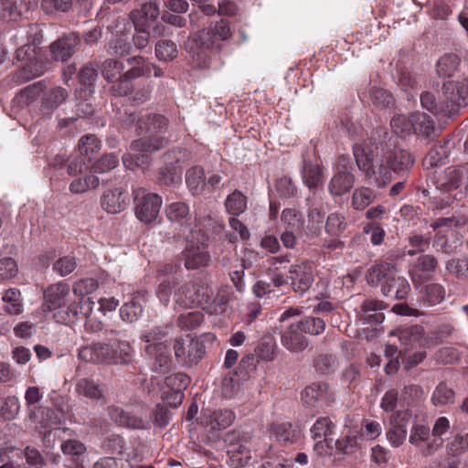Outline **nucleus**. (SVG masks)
<instances>
[{"label":"nucleus","instance_id":"nucleus-1","mask_svg":"<svg viewBox=\"0 0 468 468\" xmlns=\"http://www.w3.org/2000/svg\"><path fill=\"white\" fill-rule=\"evenodd\" d=\"M354 155L357 167L365 174L370 184L383 187L391 181V172L382 144L355 146Z\"/></svg>","mask_w":468,"mask_h":468},{"label":"nucleus","instance_id":"nucleus-2","mask_svg":"<svg viewBox=\"0 0 468 468\" xmlns=\"http://www.w3.org/2000/svg\"><path fill=\"white\" fill-rule=\"evenodd\" d=\"M366 280L369 285H379L381 292L390 299H405L410 292V285L407 279L399 274L394 264L389 262L382 261L369 267Z\"/></svg>","mask_w":468,"mask_h":468},{"label":"nucleus","instance_id":"nucleus-3","mask_svg":"<svg viewBox=\"0 0 468 468\" xmlns=\"http://www.w3.org/2000/svg\"><path fill=\"white\" fill-rule=\"evenodd\" d=\"M133 353L128 341L116 340L111 344L97 342L82 346L79 357L93 364L129 365L133 362Z\"/></svg>","mask_w":468,"mask_h":468},{"label":"nucleus","instance_id":"nucleus-4","mask_svg":"<svg viewBox=\"0 0 468 468\" xmlns=\"http://www.w3.org/2000/svg\"><path fill=\"white\" fill-rule=\"evenodd\" d=\"M123 122L128 125H136V133L141 136L156 138L162 137L168 128V120L158 113H126Z\"/></svg>","mask_w":468,"mask_h":468},{"label":"nucleus","instance_id":"nucleus-5","mask_svg":"<svg viewBox=\"0 0 468 468\" xmlns=\"http://www.w3.org/2000/svg\"><path fill=\"white\" fill-rule=\"evenodd\" d=\"M15 58L24 62L23 67L13 75V80L17 85L40 77L46 70L45 65L37 61L36 47L32 44H25L17 48Z\"/></svg>","mask_w":468,"mask_h":468},{"label":"nucleus","instance_id":"nucleus-6","mask_svg":"<svg viewBox=\"0 0 468 468\" xmlns=\"http://www.w3.org/2000/svg\"><path fill=\"white\" fill-rule=\"evenodd\" d=\"M207 237L201 232L192 231L187 240L184 254V265L187 270H196L207 266L210 261L207 250Z\"/></svg>","mask_w":468,"mask_h":468},{"label":"nucleus","instance_id":"nucleus-7","mask_svg":"<svg viewBox=\"0 0 468 468\" xmlns=\"http://www.w3.org/2000/svg\"><path fill=\"white\" fill-rule=\"evenodd\" d=\"M174 351L179 364L185 367H193L202 359L205 346L201 340L186 335L176 340Z\"/></svg>","mask_w":468,"mask_h":468},{"label":"nucleus","instance_id":"nucleus-8","mask_svg":"<svg viewBox=\"0 0 468 468\" xmlns=\"http://www.w3.org/2000/svg\"><path fill=\"white\" fill-rule=\"evenodd\" d=\"M134 211L136 218L145 223L154 222L162 206V198L157 194L147 192L144 188L134 190Z\"/></svg>","mask_w":468,"mask_h":468},{"label":"nucleus","instance_id":"nucleus-9","mask_svg":"<svg viewBox=\"0 0 468 468\" xmlns=\"http://www.w3.org/2000/svg\"><path fill=\"white\" fill-rule=\"evenodd\" d=\"M233 292L229 286H221L214 295L208 286H201L198 297L199 304L210 314H219L227 311L228 304L232 299Z\"/></svg>","mask_w":468,"mask_h":468},{"label":"nucleus","instance_id":"nucleus-10","mask_svg":"<svg viewBox=\"0 0 468 468\" xmlns=\"http://www.w3.org/2000/svg\"><path fill=\"white\" fill-rule=\"evenodd\" d=\"M189 63L198 69H208L211 65V54L218 53L215 48H207L199 35H192L185 42Z\"/></svg>","mask_w":468,"mask_h":468},{"label":"nucleus","instance_id":"nucleus-11","mask_svg":"<svg viewBox=\"0 0 468 468\" xmlns=\"http://www.w3.org/2000/svg\"><path fill=\"white\" fill-rule=\"evenodd\" d=\"M199 35L207 48H215L217 52L223 48L221 42L229 40L232 37L230 23L223 18L210 21L207 27L195 33Z\"/></svg>","mask_w":468,"mask_h":468},{"label":"nucleus","instance_id":"nucleus-12","mask_svg":"<svg viewBox=\"0 0 468 468\" xmlns=\"http://www.w3.org/2000/svg\"><path fill=\"white\" fill-rule=\"evenodd\" d=\"M180 270L181 267L178 263L169 262L160 266L157 271L160 282L156 293L165 305L169 303L173 291L179 283L177 273Z\"/></svg>","mask_w":468,"mask_h":468},{"label":"nucleus","instance_id":"nucleus-13","mask_svg":"<svg viewBox=\"0 0 468 468\" xmlns=\"http://www.w3.org/2000/svg\"><path fill=\"white\" fill-rule=\"evenodd\" d=\"M302 400L308 407L324 409L335 401V393L327 383L314 382L302 391Z\"/></svg>","mask_w":468,"mask_h":468},{"label":"nucleus","instance_id":"nucleus-14","mask_svg":"<svg viewBox=\"0 0 468 468\" xmlns=\"http://www.w3.org/2000/svg\"><path fill=\"white\" fill-rule=\"evenodd\" d=\"M292 289L299 294H303L312 286L314 276L313 266L309 261H302L290 267L289 275Z\"/></svg>","mask_w":468,"mask_h":468},{"label":"nucleus","instance_id":"nucleus-15","mask_svg":"<svg viewBox=\"0 0 468 468\" xmlns=\"http://www.w3.org/2000/svg\"><path fill=\"white\" fill-rule=\"evenodd\" d=\"M69 292V285L63 282L49 285L44 291L43 311L50 312L62 308L64 303L68 302Z\"/></svg>","mask_w":468,"mask_h":468},{"label":"nucleus","instance_id":"nucleus-16","mask_svg":"<svg viewBox=\"0 0 468 468\" xmlns=\"http://www.w3.org/2000/svg\"><path fill=\"white\" fill-rule=\"evenodd\" d=\"M442 92L445 101L451 106L468 105V80H448L443 83Z\"/></svg>","mask_w":468,"mask_h":468},{"label":"nucleus","instance_id":"nucleus-17","mask_svg":"<svg viewBox=\"0 0 468 468\" xmlns=\"http://www.w3.org/2000/svg\"><path fill=\"white\" fill-rule=\"evenodd\" d=\"M355 182V176L347 170L346 165H341L328 182V192L334 197H342L350 192Z\"/></svg>","mask_w":468,"mask_h":468},{"label":"nucleus","instance_id":"nucleus-18","mask_svg":"<svg viewBox=\"0 0 468 468\" xmlns=\"http://www.w3.org/2000/svg\"><path fill=\"white\" fill-rule=\"evenodd\" d=\"M80 43V37L76 33L60 37L49 46L52 58L57 61H66L75 53V48Z\"/></svg>","mask_w":468,"mask_h":468},{"label":"nucleus","instance_id":"nucleus-19","mask_svg":"<svg viewBox=\"0 0 468 468\" xmlns=\"http://www.w3.org/2000/svg\"><path fill=\"white\" fill-rule=\"evenodd\" d=\"M303 334L298 323L289 324L281 332L282 346L292 353L303 352L309 345Z\"/></svg>","mask_w":468,"mask_h":468},{"label":"nucleus","instance_id":"nucleus-20","mask_svg":"<svg viewBox=\"0 0 468 468\" xmlns=\"http://www.w3.org/2000/svg\"><path fill=\"white\" fill-rule=\"evenodd\" d=\"M144 350L153 359V369L154 372L166 375L171 371L173 362L169 345L146 346Z\"/></svg>","mask_w":468,"mask_h":468},{"label":"nucleus","instance_id":"nucleus-21","mask_svg":"<svg viewBox=\"0 0 468 468\" xmlns=\"http://www.w3.org/2000/svg\"><path fill=\"white\" fill-rule=\"evenodd\" d=\"M76 393L92 401L101 404L106 403V386L95 381L92 378H83L77 380L75 385Z\"/></svg>","mask_w":468,"mask_h":468},{"label":"nucleus","instance_id":"nucleus-22","mask_svg":"<svg viewBox=\"0 0 468 468\" xmlns=\"http://www.w3.org/2000/svg\"><path fill=\"white\" fill-rule=\"evenodd\" d=\"M302 178L308 189L315 193L324 185V177L318 161L303 160Z\"/></svg>","mask_w":468,"mask_h":468},{"label":"nucleus","instance_id":"nucleus-23","mask_svg":"<svg viewBox=\"0 0 468 468\" xmlns=\"http://www.w3.org/2000/svg\"><path fill=\"white\" fill-rule=\"evenodd\" d=\"M386 307L387 304L382 301L372 298L366 299L360 306V320L370 325L379 324L385 319L381 311Z\"/></svg>","mask_w":468,"mask_h":468},{"label":"nucleus","instance_id":"nucleus-24","mask_svg":"<svg viewBox=\"0 0 468 468\" xmlns=\"http://www.w3.org/2000/svg\"><path fill=\"white\" fill-rule=\"evenodd\" d=\"M399 341L408 348L413 347H430L428 334L425 335L423 326L414 324L404 327L399 330Z\"/></svg>","mask_w":468,"mask_h":468},{"label":"nucleus","instance_id":"nucleus-25","mask_svg":"<svg viewBox=\"0 0 468 468\" xmlns=\"http://www.w3.org/2000/svg\"><path fill=\"white\" fill-rule=\"evenodd\" d=\"M173 380H179V385L176 387V390L169 393H164L163 398L166 403L173 408H177L181 405L184 393L183 390L186 388L189 384V378L183 373H176L165 378V384L168 388H174Z\"/></svg>","mask_w":468,"mask_h":468},{"label":"nucleus","instance_id":"nucleus-26","mask_svg":"<svg viewBox=\"0 0 468 468\" xmlns=\"http://www.w3.org/2000/svg\"><path fill=\"white\" fill-rule=\"evenodd\" d=\"M108 415L115 423L132 429H146L148 428V421L131 415L120 407L112 405L107 409Z\"/></svg>","mask_w":468,"mask_h":468},{"label":"nucleus","instance_id":"nucleus-27","mask_svg":"<svg viewBox=\"0 0 468 468\" xmlns=\"http://www.w3.org/2000/svg\"><path fill=\"white\" fill-rule=\"evenodd\" d=\"M335 425L333 421L326 417H322L316 420L311 428V433L314 440H318L314 444V449L319 454L323 453L324 442L329 443L328 437L333 433Z\"/></svg>","mask_w":468,"mask_h":468},{"label":"nucleus","instance_id":"nucleus-28","mask_svg":"<svg viewBox=\"0 0 468 468\" xmlns=\"http://www.w3.org/2000/svg\"><path fill=\"white\" fill-rule=\"evenodd\" d=\"M468 176L467 164L460 167H448L444 172L443 178L438 180V188L443 192H450L457 189Z\"/></svg>","mask_w":468,"mask_h":468},{"label":"nucleus","instance_id":"nucleus-29","mask_svg":"<svg viewBox=\"0 0 468 468\" xmlns=\"http://www.w3.org/2000/svg\"><path fill=\"white\" fill-rule=\"evenodd\" d=\"M176 303L184 308L191 307L195 303L199 304L198 297L201 294V287L197 291L192 282H185L176 285L173 291Z\"/></svg>","mask_w":468,"mask_h":468},{"label":"nucleus","instance_id":"nucleus-30","mask_svg":"<svg viewBox=\"0 0 468 468\" xmlns=\"http://www.w3.org/2000/svg\"><path fill=\"white\" fill-rule=\"evenodd\" d=\"M167 219L179 227H190L192 215L189 206L182 201L173 202L165 207Z\"/></svg>","mask_w":468,"mask_h":468},{"label":"nucleus","instance_id":"nucleus-31","mask_svg":"<svg viewBox=\"0 0 468 468\" xmlns=\"http://www.w3.org/2000/svg\"><path fill=\"white\" fill-rule=\"evenodd\" d=\"M81 303L82 300H79L78 297L68 303L66 302L62 308L54 314V318L58 323L68 324L75 323L81 315L87 316L88 314L83 311Z\"/></svg>","mask_w":468,"mask_h":468},{"label":"nucleus","instance_id":"nucleus-32","mask_svg":"<svg viewBox=\"0 0 468 468\" xmlns=\"http://www.w3.org/2000/svg\"><path fill=\"white\" fill-rule=\"evenodd\" d=\"M69 97V92L62 87H54L44 92L41 99V112L45 114H51Z\"/></svg>","mask_w":468,"mask_h":468},{"label":"nucleus","instance_id":"nucleus-33","mask_svg":"<svg viewBox=\"0 0 468 468\" xmlns=\"http://www.w3.org/2000/svg\"><path fill=\"white\" fill-rule=\"evenodd\" d=\"M414 133L420 134L428 142L439 136V129L435 127L431 116L423 112L413 113Z\"/></svg>","mask_w":468,"mask_h":468},{"label":"nucleus","instance_id":"nucleus-34","mask_svg":"<svg viewBox=\"0 0 468 468\" xmlns=\"http://www.w3.org/2000/svg\"><path fill=\"white\" fill-rule=\"evenodd\" d=\"M101 207L108 213L117 214L125 208L126 197L122 188L106 190L101 199Z\"/></svg>","mask_w":468,"mask_h":468},{"label":"nucleus","instance_id":"nucleus-35","mask_svg":"<svg viewBox=\"0 0 468 468\" xmlns=\"http://www.w3.org/2000/svg\"><path fill=\"white\" fill-rule=\"evenodd\" d=\"M388 166L390 172H403L411 167L414 163L412 155L403 149L395 150L394 152H386Z\"/></svg>","mask_w":468,"mask_h":468},{"label":"nucleus","instance_id":"nucleus-36","mask_svg":"<svg viewBox=\"0 0 468 468\" xmlns=\"http://www.w3.org/2000/svg\"><path fill=\"white\" fill-rule=\"evenodd\" d=\"M46 88L47 84L45 80L34 82L22 89L16 96L15 101H17L21 107L28 106L37 100Z\"/></svg>","mask_w":468,"mask_h":468},{"label":"nucleus","instance_id":"nucleus-37","mask_svg":"<svg viewBox=\"0 0 468 468\" xmlns=\"http://www.w3.org/2000/svg\"><path fill=\"white\" fill-rule=\"evenodd\" d=\"M449 427V420L445 417H440L436 420L433 426L432 434L438 438H435L431 442L427 444V446L422 450L423 455H431L441 447L443 441L440 437L448 431Z\"/></svg>","mask_w":468,"mask_h":468},{"label":"nucleus","instance_id":"nucleus-38","mask_svg":"<svg viewBox=\"0 0 468 468\" xmlns=\"http://www.w3.org/2000/svg\"><path fill=\"white\" fill-rule=\"evenodd\" d=\"M363 439L356 434L348 433L335 442V451L344 455H353L362 448Z\"/></svg>","mask_w":468,"mask_h":468},{"label":"nucleus","instance_id":"nucleus-39","mask_svg":"<svg viewBox=\"0 0 468 468\" xmlns=\"http://www.w3.org/2000/svg\"><path fill=\"white\" fill-rule=\"evenodd\" d=\"M173 329L172 324L155 326L144 332L142 335V340L147 343V346L169 345L166 337L171 334Z\"/></svg>","mask_w":468,"mask_h":468},{"label":"nucleus","instance_id":"nucleus-40","mask_svg":"<svg viewBox=\"0 0 468 468\" xmlns=\"http://www.w3.org/2000/svg\"><path fill=\"white\" fill-rule=\"evenodd\" d=\"M272 431L278 441L284 445L294 443L299 435V431L290 422L277 423L272 426Z\"/></svg>","mask_w":468,"mask_h":468},{"label":"nucleus","instance_id":"nucleus-41","mask_svg":"<svg viewBox=\"0 0 468 468\" xmlns=\"http://www.w3.org/2000/svg\"><path fill=\"white\" fill-rule=\"evenodd\" d=\"M248 198L239 190L229 194L225 200L226 211L233 217H238L247 209Z\"/></svg>","mask_w":468,"mask_h":468},{"label":"nucleus","instance_id":"nucleus-42","mask_svg":"<svg viewBox=\"0 0 468 468\" xmlns=\"http://www.w3.org/2000/svg\"><path fill=\"white\" fill-rule=\"evenodd\" d=\"M100 180L91 171L90 175L76 177L69 186V190L72 194H83L90 189L98 187Z\"/></svg>","mask_w":468,"mask_h":468},{"label":"nucleus","instance_id":"nucleus-43","mask_svg":"<svg viewBox=\"0 0 468 468\" xmlns=\"http://www.w3.org/2000/svg\"><path fill=\"white\" fill-rule=\"evenodd\" d=\"M166 141L163 137L152 138L143 136L134 140L130 144V150L141 153H148L157 151L165 146Z\"/></svg>","mask_w":468,"mask_h":468},{"label":"nucleus","instance_id":"nucleus-44","mask_svg":"<svg viewBox=\"0 0 468 468\" xmlns=\"http://www.w3.org/2000/svg\"><path fill=\"white\" fill-rule=\"evenodd\" d=\"M181 175L180 167L170 163L160 168L158 183L166 186H176L181 182Z\"/></svg>","mask_w":468,"mask_h":468},{"label":"nucleus","instance_id":"nucleus-45","mask_svg":"<svg viewBox=\"0 0 468 468\" xmlns=\"http://www.w3.org/2000/svg\"><path fill=\"white\" fill-rule=\"evenodd\" d=\"M346 217L339 212H333L327 216L324 230L332 237H339L347 229Z\"/></svg>","mask_w":468,"mask_h":468},{"label":"nucleus","instance_id":"nucleus-46","mask_svg":"<svg viewBox=\"0 0 468 468\" xmlns=\"http://www.w3.org/2000/svg\"><path fill=\"white\" fill-rule=\"evenodd\" d=\"M127 63L130 69L125 71L127 76L133 80L143 76H150L151 74V63L142 56H133L127 58Z\"/></svg>","mask_w":468,"mask_h":468},{"label":"nucleus","instance_id":"nucleus-47","mask_svg":"<svg viewBox=\"0 0 468 468\" xmlns=\"http://www.w3.org/2000/svg\"><path fill=\"white\" fill-rule=\"evenodd\" d=\"M186 182L188 189L194 195L202 193L205 187L204 170L200 166H194L187 170Z\"/></svg>","mask_w":468,"mask_h":468},{"label":"nucleus","instance_id":"nucleus-48","mask_svg":"<svg viewBox=\"0 0 468 468\" xmlns=\"http://www.w3.org/2000/svg\"><path fill=\"white\" fill-rule=\"evenodd\" d=\"M460 63L461 58L456 54H445L437 62V73L440 77H451L458 69Z\"/></svg>","mask_w":468,"mask_h":468},{"label":"nucleus","instance_id":"nucleus-49","mask_svg":"<svg viewBox=\"0 0 468 468\" xmlns=\"http://www.w3.org/2000/svg\"><path fill=\"white\" fill-rule=\"evenodd\" d=\"M390 126L393 132L401 138L411 135L414 133L413 113L410 117L401 114L394 116L390 121Z\"/></svg>","mask_w":468,"mask_h":468},{"label":"nucleus","instance_id":"nucleus-50","mask_svg":"<svg viewBox=\"0 0 468 468\" xmlns=\"http://www.w3.org/2000/svg\"><path fill=\"white\" fill-rule=\"evenodd\" d=\"M101 149V142L93 134H87L80 138L79 142L80 155L87 162H90Z\"/></svg>","mask_w":468,"mask_h":468},{"label":"nucleus","instance_id":"nucleus-51","mask_svg":"<svg viewBox=\"0 0 468 468\" xmlns=\"http://www.w3.org/2000/svg\"><path fill=\"white\" fill-rule=\"evenodd\" d=\"M375 198V192L371 188L361 186L354 191L351 206L356 210H363L374 202Z\"/></svg>","mask_w":468,"mask_h":468},{"label":"nucleus","instance_id":"nucleus-52","mask_svg":"<svg viewBox=\"0 0 468 468\" xmlns=\"http://www.w3.org/2000/svg\"><path fill=\"white\" fill-rule=\"evenodd\" d=\"M101 72L103 79L107 81V83H111L112 81L118 79L120 76L124 73V65L122 62L114 59V58H106L101 66Z\"/></svg>","mask_w":468,"mask_h":468},{"label":"nucleus","instance_id":"nucleus-53","mask_svg":"<svg viewBox=\"0 0 468 468\" xmlns=\"http://www.w3.org/2000/svg\"><path fill=\"white\" fill-rule=\"evenodd\" d=\"M133 80L125 72L122 73V76L110 83V93L115 97L129 96L133 89Z\"/></svg>","mask_w":468,"mask_h":468},{"label":"nucleus","instance_id":"nucleus-54","mask_svg":"<svg viewBox=\"0 0 468 468\" xmlns=\"http://www.w3.org/2000/svg\"><path fill=\"white\" fill-rule=\"evenodd\" d=\"M455 393L446 383L441 382L434 389L431 401L435 406H445L454 403Z\"/></svg>","mask_w":468,"mask_h":468},{"label":"nucleus","instance_id":"nucleus-55","mask_svg":"<svg viewBox=\"0 0 468 468\" xmlns=\"http://www.w3.org/2000/svg\"><path fill=\"white\" fill-rule=\"evenodd\" d=\"M3 302L6 303L5 310L10 314H19L23 311L21 292L16 288H10L5 291L2 297Z\"/></svg>","mask_w":468,"mask_h":468},{"label":"nucleus","instance_id":"nucleus-56","mask_svg":"<svg viewBox=\"0 0 468 468\" xmlns=\"http://www.w3.org/2000/svg\"><path fill=\"white\" fill-rule=\"evenodd\" d=\"M302 332L311 335H319L323 334L326 327V323L323 318L315 316H306L298 322Z\"/></svg>","mask_w":468,"mask_h":468},{"label":"nucleus","instance_id":"nucleus-57","mask_svg":"<svg viewBox=\"0 0 468 468\" xmlns=\"http://www.w3.org/2000/svg\"><path fill=\"white\" fill-rule=\"evenodd\" d=\"M234 419L235 415L230 410H217L209 416V425L213 430L226 429Z\"/></svg>","mask_w":468,"mask_h":468},{"label":"nucleus","instance_id":"nucleus-58","mask_svg":"<svg viewBox=\"0 0 468 468\" xmlns=\"http://www.w3.org/2000/svg\"><path fill=\"white\" fill-rule=\"evenodd\" d=\"M249 438L239 431H231L225 434L224 442L227 453H235L238 449L247 447Z\"/></svg>","mask_w":468,"mask_h":468},{"label":"nucleus","instance_id":"nucleus-59","mask_svg":"<svg viewBox=\"0 0 468 468\" xmlns=\"http://www.w3.org/2000/svg\"><path fill=\"white\" fill-rule=\"evenodd\" d=\"M142 304L134 298L125 303L120 309L121 318L127 323H134L143 314Z\"/></svg>","mask_w":468,"mask_h":468},{"label":"nucleus","instance_id":"nucleus-60","mask_svg":"<svg viewBox=\"0 0 468 468\" xmlns=\"http://www.w3.org/2000/svg\"><path fill=\"white\" fill-rule=\"evenodd\" d=\"M21 16L16 0H0V21H17Z\"/></svg>","mask_w":468,"mask_h":468},{"label":"nucleus","instance_id":"nucleus-61","mask_svg":"<svg viewBox=\"0 0 468 468\" xmlns=\"http://www.w3.org/2000/svg\"><path fill=\"white\" fill-rule=\"evenodd\" d=\"M99 65L96 61H90L80 69L78 78L81 85L92 87L98 80Z\"/></svg>","mask_w":468,"mask_h":468},{"label":"nucleus","instance_id":"nucleus-62","mask_svg":"<svg viewBox=\"0 0 468 468\" xmlns=\"http://www.w3.org/2000/svg\"><path fill=\"white\" fill-rule=\"evenodd\" d=\"M448 157V151L444 145H434L423 160L426 169L436 167Z\"/></svg>","mask_w":468,"mask_h":468},{"label":"nucleus","instance_id":"nucleus-63","mask_svg":"<svg viewBox=\"0 0 468 468\" xmlns=\"http://www.w3.org/2000/svg\"><path fill=\"white\" fill-rule=\"evenodd\" d=\"M444 296L445 290L441 284L430 283L425 286L422 298L428 305H436L444 299Z\"/></svg>","mask_w":468,"mask_h":468},{"label":"nucleus","instance_id":"nucleus-64","mask_svg":"<svg viewBox=\"0 0 468 468\" xmlns=\"http://www.w3.org/2000/svg\"><path fill=\"white\" fill-rule=\"evenodd\" d=\"M155 55L159 60H173L177 57L176 44L172 40L159 41L155 46Z\"/></svg>","mask_w":468,"mask_h":468}]
</instances>
